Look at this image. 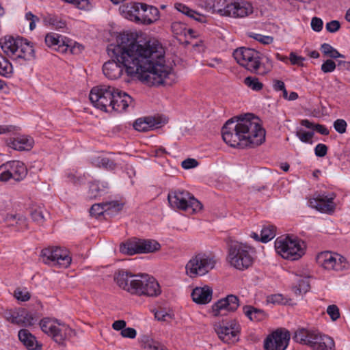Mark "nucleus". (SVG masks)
<instances>
[{"label": "nucleus", "mask_w": 350, "mask_h": 350, "mask_svg": "<svg viewBox=\"0 0 350 350\" xmlns=\"http://www.w3.org/2000/svg\"><path fill=\"white\" fill-rule=\"evenodd\" d=\"M244 83L252 90L259 91L262 89L263 85L254 77H247L244 79Z\"/></svg>", "instance_id": "nucleus-39"}, {"label": "nucleus", "mask_w": 350, "mask_h": 350, "mask_svg": "<svg viewBox=\"0 0 350 350\" xmlns=\"http://www.w3.org/2000/svg\"><path fill=\"white\" fill-rule=\"evenodd\" d=\"M0 180L8 182L12 179L19 182L23 180L27 174V169L25 164L20 161H10L0 166Z\"/></svg>", "instance_id": "nucleus-15"}, {"label": "nucleus", "mask_w": 350, "mask_h": 350, "mask_svg": "<svg viewBox=\"0 0 350 350\" xmlns=\"http://www.w3.org/2000/svg\"><path fill=\"white\" fill-rule=\"evenodd\" d=\"M153 124L149 118H139L133 123V127L136 131L140 132H147L152 129Z\"/></svg>", "instance_id": "nucleus-36"}, {"label": "nucleus", "mask_w": 350, "mask_h": 350, "mask_svg": "<svg viewBox=\"0 0 350 350\" xmlns=\"http://www.w3.org/2000/svg\"><path fill=\"white\" fill-rule=\"evenodd\" d=\"M107 187L102 185L100 186L98 183L92 182L90 183L88 197L90 198H96L105 193V189Z\"/></svg>", "instance_id": "nucleus-34"}, {"label": "nucleus", "mask_w": 350, "mask_h": 350, "mask_svg": "<svg viewBox=\"0 0 350 350\" xmlns=\"http://www.w3.org/2000/svg\"><path fill=\"white\" fill-rule=\"evenodd\" d=\"M215 262L213 257L204 253L198 254L187 263L186 273L190 278L204 275L215 267Z\"/></svg>", "instance_id": "nucleus-11"}, {"label": "nucleus", "mask_w": 350, "mask_h": 350, "mask_svg": "<svg viewBox=\"0 0 350 350\" xmlns=\"http://www.w3.org/2000/svg\"><path fill=\"white\" fill-rule=\"evenodd\" d=\"M323 23L321 18L313 17L311 20V27L313 31L319 32L323 29Z\"/></svg>", "instance_id": "nucleus-52"}, {"label": "nucleus", "mask_w": 350, "mask_h": 350, "mask_svg": "<svg viewBox=\"0 0 350 350\" xmlns=\"http://www.w3.org/2000/svg\"><path fill=\"white\" fill-rule=\"evenodd\" d=\"M50 23L57 29H63L66 27V23L62 21H58L57 18H50Z\"/></svg>", "instance_id": "nucleus-60"}, {"label": "nucleus", "mask_w": 350, "mask_h": 350, "mask_svg": "<svg viewBox=\"0 0 350 350\" xmlns=\"http://www.w3.org/2000/svg\"><path fill=\"white\" fill-rule=\"evenodd\" d=\"M142 343L144 350H167L163 344L148 336H144L142 338Z\"/></svg>", "instance_id": "nucleus-33"}, {"label": "nucleus", "mask_w": 350, "mask_h": 350, "mask_svg": "<svg viewBox=\"0 0 350 350\" xmlns=\"http://www.w3.org/2000/svg\"><path fill=\"white\" fill-rule=\"evenodd\" d=\"M3 51L14 60L29 61L35 57L33 45L26 39L6 36L0 40Z\"/></svg>", "instance_id": "nucleus-6"}, {"label": "nucleus", "mask_w": 350, "mask_h": 350, "mask_svg": "<svg viewBox=\"0 0 350 350\" xmlns=\"http://www.w3.org/2000/svg\"><path fill=\"white\" fill-rule=\"evenodd\" d=\"M314 130L317 131L321 135H327L329 134L328 129L324 125L322 124H314Z\"/></svg>", "instance_id": "nucleus-62"}, {"label": "nucleus", "mask_w": 350, "mask_h": 350, "mask_svg": "<svg viewBox=\"0 0 350 350\" xmlns=\"http://www.w3.org/2000/svg\"><path fill=\"white\" fill-rule=\"evenodd\" d=\"M284 297L281 294H275L268 296L267 301L273 304H280L284 303Z\"/></svg>", "instance_id": "nucleus-53"}, {"label": "nucleus", "mask_w": 350, "mask_h": 350, "mask_svg": "<svg viewBox=\"0 0 350 350\" xmlns=\"http://www.w3.org/2000/svg\"><path fill=\"white\" fill-rule=\"evenodd\" d=\"M239 306V299L238 297L234 295H228L213 305V314L215 317L224 316L228 312H234Z\"/></svg>", "instance_id": "nucleus-19"}, {"label": "nucleus", "mask_w": 350, "mask_h": 350, "mask_svg": "<svg viewBox=\"0 0 350 350\" xmlns=\"http://www.w3.org/2000/svg\"><path fill=\"white\" fill-rule=\"evenodd\" d=\"M335 196H330L324 194H318L316 198L309 200V206L317 211L330 214L334 211L336 204L333 202Z\"/></svg>", "instance_id": "nucleus-20"}, {"label": "nucleus", "mask_w": 350, "mask_h": 350, "mask_svg": "<svg viewBox=\"0 0 350 350\" xmlns=\"http://www.w3.org/2000/svg\"><path fill=\"white\" fill-rule=\"evenodd\" d=\"M59 34L49 33L45 36V43L49 47L55 46L58 44Z\"/></svg>", "instance_id": "nucleus-46"}, {"label": "nucleus", "mask_w": 350, "mask_h": 350, "mask_svg": "<svg viewBox=\"0 0 350 350\" xmlns=\"http://www.w3.org/2000/svg\"><path fill=\"white\" fill-rule=\"evenodd\" d=\"M32 138L25 136H21L14 138L10 143V146L14 150L22 151L29 150L33 146Z\"/></svg>", "instance_id": "nucleus-27"}, {"label": "nucleus", "mask_w": 350, "mask_h": 350, "mask_svg": "<svg viewBox=\"0 0 350 350\" xmlns=\"http://www.w3.org/2000/svg\"><path fill=\"white\" fill-rule=\"evenodd\" d=\"M98 165L105 169L112 170L116 168V164L114 161L109 158L103 157L98 159Z\"/></svg>", "instance_id": "nucleus-45"}, {"label": "nucleus", "mask_w": 350, "mask_h": 350, "mask_svg": "<svg viewBox=\"0 0 350 350\" xmlns=\"http://www.w3.org/2000/svg\"><path fill=\"white\" fill-rule=\"evenodd\" d=\"M73 330L65 323H59L56 331L53 334V340L59 345H63L64 341L72 336Z\"/></svg>", "instance_id": "nucleus-24"}, {"label": "nucleus", "mask_w": 350, "mask_h": 350, "mask_svg": "<svg viewBox=\"0 0 350 350\" xmlns=\"http://www.w3.org/2000/svg\"><path fill=\"white\" fill-rule=\"evenodd\" d=\"M250 37L254 38V40L258 41L259 42L263 44H269L273 42V38L269 36H264L258 33H252L250 34Z\"/></svg>", "instance_id": "nucleus-43"}, {"label": "nucleus", "mask_w": 350, "mask_h": 350, "mask_svg": "<svg viewBox=\"0 0 350 350\" xmlns=\"http://www.w3.org/2000/svg\"><path fill=\"white\" fill-rule=\"evenodd\" d=\"M59 323V321L57 319L44 318L40 321V326L43 332L52 337Z\"/></svg>", "instance_id": "nucleus-29"}, {"label": "nucleus", "mask_w": 350, "mask_h": 350, "mask_svg": "<svg viewBox=\"0 0 350 350\" xmlns=\"http://www.w3.org/2000/svg\"><path fill=\"white\" fill-rule=\"evenodd\" d=\"M126 327V322L124 320H118L113 322L112 327L115 330L119 331L122 330Z\"/></svg>", "instance_id": "nucleus-61"}, {"label": "nucleus", "mask_w": 350, "mask_h": 350, "mask_svg": "<svg viewBox=\"0 0 350 350\" xmlns=\"http://www.w3.org/2000/svg\"><path fill=\"white\" fill-rule=\"evenodd\" d=\"M265 134L260 120L252 113L228 120L221 129L224 141L234 148L260 146L265 141Z\"/></svg>", "instance_id": "nucleus-2"}, {"label": "nucleus", "mask_w": 350, "mask_h": 350, "mask_svg": "<svg viewBox=\"0 0 350 350\" xmlns=\"http://www.w3.org/2000/svg\"><path fill=\"white\" fill-rule=\"evenodd\" d=\"M16 315V311H6L5 312L4 317L6 319L7 321L11 322L12 323L14 324V317Z\"/></svg>", "instance_id": "nucleus-64"}, {"label": "nucleus", "mask_w": 350, "mask_h": 350, "mask_svg": "<svg viewBox=\"0 0 350 350\" xmlns=\"http://www.w3.org/2000/svg\"><path fill=\"white\" fill-rule=\"evenodd\" d=\"M198 165V162L195 159L188 158L182 161L181 166L184 169H191Z\"/></svg>", "instance_id": "nucleus-56"}, {"label": "nucleus", "mask_w": 350, "mask_h": 350, "mask_svg": "<svg viewBox=\"0 0 350 350\" xmlns=\"http://www.w3.org/2000/svg\"><path fill=\"white\" fill-rule=\"evenodd\" d=\"M58 44L56 46H58V50H62V52H67L68 50L70 51L71 53H76L79 51H81L82 49V46L79 44L77 46L74 45L71 46V41L68 38L63 37L61 35H59Z\"/></svg>", "instance_id": "nucleus-31"}, {"label": "nucleus", "mask_w": 350, "mask_h": 350, "mask_svg": "<svg viewBox=\"0 0 350 350\" xmlns=\"http://www.w3.org/2000/svg\"><path fill=\"white\" fill-rule=\"evenodd\" d=\"M255 250L241 242L232 241L228 244L227 260L230 266L243 271L250 267L254 261Z\"/></svg>", "instance_id": "nucleus-7"}, {"label": "nucleus", "mask_w": 350, "mask_h": 350, "mask_svg": "<svg viewBox=\"0 0 350 350\" xmlns=\"http://www.w3.org/2000/svg\"><path fill=\"white\" fill-rule=\"evenodd\" d=\"M169 204L172 208L198 213L202 208V204L190 193L185 190H172L167 196Z\"/></svg>", "instance_id": "nucleus-9"}, {"label": "nucleus", "mask_w": 350, "mask_h": 350, "mask_svg": "<svg viewBox=\"0 0 350 350\" xmlns=\"http://www.w3.org/2000/svg\"><path fill=\"white\" fill-rule=\"evenodd\" d=\"M233 57L241 66L257 75H265L273 67L272 61L268 57L253 49L238 48L233 52Z\"/></svg>", "instance_id": "nucleus-4"}, {"label": "nucleus", "mask_w": 350, "mask_h": 350, "mask_svg": "<svg viewBox=\"0 0 350 350\" xmlns=\"http://www.w3.org/2000/svg\"><path fill=\"white\" fill-rule=\"evenodd\" d=\"M6 219L8 221L16 220V224L24 226L25 229L28 228L27 219L23 215L10 214L7 215Z\"/></svg>", "instance_id": "nucleus-42"}, {"label": "nucleus", "mask_w": 350, "mask_h": 350, "mask_svg": "<svg viewBox=\"0 0 350 350\" xmlns=\"http://www.w3.org/2000/svg\"><path fill=\"white\" fill-rule=\"evenodd\" d=\"M105 202L93 204L90 210V213L92 216L98 217L102 215H106V211L108 208H105Z\"/></svg>", "instance_id": "nucleus-40"}, {"label": "nucleus", "mask_w": 350, "mask_h": 350, "mask_svg": "<svg viewBox=\"0 0 350 350\" xmlns=\"http://www.w3.org/2000/svg\"><path fill=\"white\" fill-rule=\"evenodd\" d=\"M44 213H47L44 208L38 207L31 212V217L34 222L39 226H42L45 221Z\"/></svg>", "instance_id": "nucleus-38"}, {"label": "nucleus", "mask_w": 350, "mask_h": 350, "mask_svg": "<svg viewBox=\"0 0 350 350\" xmlns=\"http://www.w3.org/2000/svg\"><path fill=\"white\" fill-rule=\"evenodd\" d=\"M290 340V333L277 329L269 334L264 340L265 350H285Z\"/></svg>", "instance_id": "nucleus-18"}, {"label": "nucleus", "mask_w": 350, "mask_h": 350, "mask_svg": "<svg viewBox=\"0 0 350 350\" xmlns=\"http://www.w3.org/2000/svg\"><path fill=\"white\" fill-rule=\"evenodd\" d=\"M314 152L316 156L319 157H323L327 154V146L323 144H319L314 148Z\"/></svg>", "instance_id": "nucleus-54"}, {"label": "nucleus", "mask_w": 350, "mask_h": 350, "mask_svg": "<svg viewBox=\"0 0 350 350\" xmlns=\"http://www.w3.org/2000/svg\"><path fill=\"white\" fill-rule=\"evenodd\" d=\"M276 228L274 226L269 225L265 226L260 232V241L267 243L275 236Z\"/></svg>", "instance_id": "nucleus-35"}, {"label": "nucleus", "mask_w": 350, "mask_h": 350, "mask_svg": "<svg viewBox=\"0 0 350 350\" xmlns=\"http://www.w3.org/2000/svg\"><path fill=\"white\" fill-rule=\"evenodd\" d=\"M219 338L226 343H234L239 340L241 326L235 319L222 321L215 325Z\"/></svg>", "instance_id": "nucleus-17"}, {"label": "nucleus", "mask_w": 350, "mask_h": 350, "mask_svg": "<svg viewBox=\"0 0 350 350\" xmlns=\"http://www.w3.org/2000/svg\"><path fill=\"white\" fill-rule=\"evenodd\" d=\"M296 136L298 137L302 142L312 144V138L314 136V133L300 130L296 132Z\"/></svg>", "instance_id": "nucleus-44"}, {"label": "nucleus", "mask_w": 350, "mask_h": 350, "mask_svg": "<svg viewBox=\"0 0 350 350\" xmlns=\"http://www.w3.org/2000/svg\"><path fill=\"white\" fill-rule=\"evenodd\" d=\"M20 341L29 350H34L36 348L37 341L36 337L33 336L29 330L22 329L18 334Z\"/></svg>", "instance_id": "nucleus-28"}, {"label": "nucleus", "mask_w": 350, "mask_h": 350, "mask_svg": "<svg viewBox=\"0 0 350 350\" xmlns=\"http://www.w3.org/2000/svg\"><path fill=\"white\" fill-rule=\"evenodd\" d=\"M14 297L20 301H26L30 299V295L27 291H22L17 289L14 291Z\"/></svg>", "instance_id": "nucleus-58"}, {"label": "nucleus", "mask_w": 350, "mask_h": 350, "mask_svg": "<svg viewBox=\"0 0 350 350\" xmlns=\"http://www.w3.org/2000/svg\"><path fill=\"white\" fill-rule=\"evenodd\" d=\"M347 124L343 119H337L334 122V129L339 133L342 134L346 132Z\"/></svg>", "instance_id": "nucleus-48"}, {"label": "nucleus", "mask_w": 350, "mask_h": 350, "mask_svg": "<svg viewBox=\"0 0 350 350\" xmlns=\"http://www.w3.org/2000/svg\"><path fill=\"white\" fill-rule=\"evenodd\" d=\"M40 257L44 264L60 268H67L72 261L69 252L59 247L43 249L41 251Z\"/></svg>", "instance_id": "nucleus-14"}, {"label": "nucleus", "mask_w": 350, "mask_h": 350, "mask_svg": "<svg viewBox=\"0 0 350 350\" xmlns=\"http://www.w3.org/2000/svg\"><path fill=\"white\" fill-rule=\"evenodd\" d=\"M114 280L119 287L132 295L157 297L161 293L158 282L146 273L133 274L120 270L115 274Z\"/></svg>", "instance_id": "nucleus-3"}, {"label": "nucleus", "mask_w": 350, "mask_h": 350, "mask_svg": "<svg viewBox=\"0 0 350 350\" xmlns=\"http://www.w3.org/2000/svg\"><path fill=\"white\" fill-rule=\"evenodd\" d=\"M105 206V208H108V210L106 211V215H113L119 212L122 208V205L117 201L106 202Z\"/></svg>", "instance_id": "nucleus-41"}, {"label": "nucleus", "mask_w": 350, "mask_h": 350, "mask_svg": "<svg viewBox=\"0 0 350 350\" xmlns=\"http://www.w3.org/2000/svg\"><path fill=\"white\" fill-rule=\"evenodd\" d=\"M291 63L293 65L302 66L305 58L301 56L297 55L294 52H291L289 55Z\"/></svg>", "instance_id": "nucleus-57"}, {"label": "nucleus", "mask_w": 350, "mask_h": 350, "mask_svg": "<svg viewBox=\"0 0 350 350\" xmlns=\"http://www.w3.org/2000/svg\"><path fill=\"white\" fill-rule=\"evenodd\" d=\"M317 261L321 267L329 271H342L349 268V263L345 257L328 251L319 254Z\"/></svg>", "instance_id": "nucleus-16"}, {"label": "nucleus", "mask_w": 350, "mask_h": 350, "mask_svg": "<svg viewBox=\"0 0 350 350\" xmlns=\"http://www.w3.org/2000/svg\"><path fill=\"white\" fill-rule=\"evenodd\" d=\"M293 290L296 295L306 293L310 288L308 278L297 276Z\"/></svg>", "instance_id": "nucleus-32"}, {"label": "nucleus", "mask_w": 350, "mask_h": 350, "mask_svg": "<svg viewBox=\"0 0 350 350\" xmlns=\"http://www.w3.org/2000/svg\"><path fill=\"white\" fill-rule=\"evenodd\" d=\"M321 50L325 55L330 58L336 59L338 57H345L342 54L340 53L336 49L327 43H323L321 46Z\"/></svg>", "instance_id": "nucleus-37"}, {"label": "nucleus", "mask_w": 350, "mask_h": 350, "mask_svg": "<svg viewBox=\"0 0 350 350\" xmlns=\"http://www.w3.org/2000/svg\"><path fill=\"white\" fill-rule=\"evenodd\" d=\"M327 313L334 321L340 317L339 308L336 305H329L327 308Z\"/></svg>", "instance_id": "nucleus-47"}, {"label": "nucleus", "mask_w": 350, "mask_h": 350, "mask_svg": "<svg viewBox=\"0 0 350 350\" xmlns=\"http://www.w3.org/2000/svg\"><path fill=\"white\" fill-rule=\"evenodd\" d=\"M119 11L125 18L143 25H151L160 16L157 8L143 2L127 3L121 5Z\"/></svg>", "instance_id": "nucleus-5"}, {"label": "nucleus", "mask_w": 350, "mask_h": 350, "mask_svg": "<svg viewBox=\"0 0 350 350\" xmlns=\"http://www.w3.org/2000/svg\"><path fill=\"white\" fill-rule=\"evenodd\" d=\"M129 107H134L133 98L127 93L116 88V92L113 94L111 111L122 112Z\"/></svg>", "instance_id": "nucleus-21"}, {"label": "nucleus", "mask_w": 350, "mask_h": 350, "mask_svg": "<svg viewBox=\"0 0 350 350\" xmlns=\"http://www.w3.org/2000/svg\"><path fill=\"white\" fill-rule=\"evenodd\" d=\"M185 15H187V16H189L191 18H193L194 20H196L198 22L204 23L206 21V18L204 15L200 14V13H198L190 8H189L188 12H187L185 13Z\"/></svg>", "instance_id": "nucleus-50"}, {"label": "nucleus", "mask_w": 350, "mask_h": 350, "mask_svg": "<svg viewBox=\"0 0 350 350\" xmlns=\"http://www.w3.org/2000/svg\"><path fill=\"white\" fill-rule=\"evenodd\" d=\"M14 324L20 326H31L34 324V318L30 312L25 309H19L16 311Z\"/></svg>", "instance_id": "nucleus-26"}, {"label": "nucleus", "mask_w": 350, "mask_h": 350, "mask_svg": "<svg viewBox=\"0 0 350 350\" xmlns=\"http://www.w3.org/2000/svg\"><path fill=\"white\" fill-rule=\"evenodd\" d=\"M25 18L28 21H30V30H33L36 28V23L40 21L39 18L37 16L33 14L31 12L26 13Z\"/></svg>", "instance_id": "nucleus-55"}, {"label": "nucleus", "mask_w": 350, "mask_h": 350, "mask_svg": "<svg viewBox=\"0 0 350 350\" xmlns=\"http://www.w3.org/2000/svg\"><path fill=\"white\" fill-rule=\"evenodd\" d=\"M243 312L251 321H259L262 320L265 317V313L263 310L257 309L252 306H243Z\"/></svg>", "instance_id": "nucleus-30"}, {"label": "nucleus", "mask_w": 350, "mask_h": 350, "mask_svg": "<svg viewBox=\"0 0 350 350\" xmlns=\"http://www.w3.org/2000/svg\"><path fill=\"white\" fill-rule=\"evenodd\" d=\"M275 249L283 258L295 260L304 254V249L297 239L279 237L275 241Z\"/></svg>", "instance_id": "nucleus-12"}, {"label": "nucleus", "mask_w": 350, "mask_h": 350, "mask_svg": "<svg viewBox=\"0 0 350 350\" xmlns=\"http://www.w3.org/2000/svg\"><path fill=\"white\" fill-rule=\"evenodd\" d=\"M118 44L107 48L112 60L103 66L105 76L111 80L120 77L124 69L128 75H137L142 81L152 85H171L175 75L165 64V51L156 40L137 41L132 34H122Z\"/></svg>", "instance_id": "nucleus-1"}, {"label": "nucleus", "mask_w": 350, "mask_h": 350, "mask_svg": "<svg viewBox=\"0 0 350 350\" xmlns=\"http://www.w3.org/2000/svg\"><path fill=\"white\" fill-rule=\"evenodd\" d=\"M318 332V330L299 328L295 331L293 339L297 342L309 346L308 340H312Z\"/></svg>", "instance_id": "nucleus-25"}, {"label": "nucleus", "mask_w": 350, "mask_h": 350, "mask_svg": "<svg viewBox=\"0 0 350 350\" xmlns=\"http://www.w3.org/2000/svg\"><path fill=\"white\" fill-rule=\"evenodd\" d=\"M211 9L213 13L234 18L247 17L254 12L252 3L243 0H214Z\"/></svg>", "instance_id": "nucleus-8"}, {"label": "nucleus", "mask_w": 350, "mask_h": 350, "mask_svg": "<svg viewBox=\"0 0 350 350\" xmlns=\"http://www.w3.org/2000/svg\"><path fill=\"white\" fill-rule=\"evenodd\" d=\"M309 341V346L313 350H335V342L330 336L318 332L314 338Z\"/></svg>", "instance_id": "nucleus-22"}, {"label": "nucleus", "mask_w": 350, "mask_h": 350, "mask_svg": "<svg viewBox=\"0 0 350 350\" xmlns=\"http://www.w3.org/2000/svg\"><path fill=\"white\" fill-rule=\"evenodd\" d=\"M114 92V87L106 85L96 86L90 91V100L95 107L103 111H110Z\"/></svg>", "instance_id": "nucleus-13"}, {"label": "nucleus", "mask_w": 350, "mask_h": 350, "mask_svg": "<svg viewBox=\"0 0 350 350\" xmlns=\"http://www.w3.org/2000/svg\"><path fill=\"white\" fill-rule=\"evenodd\" d=\"M137 334L134 328L127 327L121 331V335L124 338H134Z\"/></svg>", "instance_id": "nucleus-59"}, {"label": "nucleus", "mask_w": 350, "mask_h": 350, "mask_svg": "<svg viewBox=\"0 0 350 350\" xmlns=\"http://www.w3.org/2000/svg\"><path fill=\"white\" fill-rule=\"evenodd\" d=\"M273 87L275 91H282L284 90L285 85L282 81L275 79L273 81Z\"/></svg>", "instance_id": "nucleus-63"}, {"label": "nucleus", "mask_w": 350, "mask_h": 350, "mask_svg": "<svg viewBox=\"0 0 350 350\" xmlns=\"http://www.w3.org/2000/svg\"><path fill=\"white\" fill-rule=\"evenodd\" d=\"M213 290L208 286L196 287L191 293V297L194 302L198 304H206L212 299Z\"/></svg>", "instance_id": "nucleus-23"}, {"label": "nucleus", "mask_w": 350, "mask_h": 350, "mask_svg": "<svg viewBox=\"0 0 350 350\" xmlns=\"http://www.w3.org/2000/svg\"><path fill=\"white\" fill-rule=\"evenodd\" d=\"M340 28V23L338 21L334 20L327 23L325 25V29L328 32L335 33Z\"/></svg>", "instance_id": "nucleus-51"}, {"label": "nucleus", "mask_w": 350, "mask_h": 350, "mask_svg": "<svg viewBox=\"0 0 350 350\" xmlns=\"http://www.w3.org/2000/svg\"><path fill=\"white\" fill-rule=\"evenodd\" d=\"M336 63L332 59H327L321 65V70L324 73L332 72L336 69Z\"/></svg>", "instance_id": "nucleus-49"}, {"label": "nucleus", "mask_w": 350, "mask_h": 350, "mask_svg": "<svg viewBox=\"0 0 350 350\" xmlns=\"http://www.w3.org/2000/svg\"><path fill=\"white\" fill-rule=\"evenodd\" d=\"M161 245L153 239L133 238L128 240L120 246V251L124 254L152 253L159 250Z\"/></svg>", "instance_id": "nucleus-10"}]
</instances>
